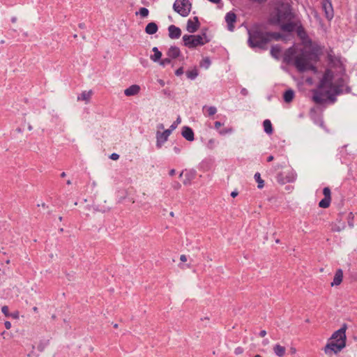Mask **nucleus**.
<instances>
[{
	"label": "nucleus",
	"mask_w": 357,
	"mask_h": 357,
	"mask_svg": "<svg viewBox=\"0 0 357 357\" xmlns=\"http://www.w3.org/2000/svg\"><path fill=\"white\" fill-rule=\"evenodd\" d=\"M174 151L176 153L178 154L181 152V148L178 147V146H174Z\"/></svg>",
	"instance_id": "nucleus-62"
},
{
	"label": "nucleus",
	"mask_w": 357,
	"mask_h": 357,
	"mask_svg": "<svg viewBox=\"0 0 357 357\" xmlns=\"http://www.w3.org/2000/svg\"><path fill=\"white\" fill-rule=\"evenodd\" d=\"M296 174L291 172V173H289V175H287L286 176L285 180L282 181V183L284 184L285 183H293L296 181Z\"/></svg>",
	"instance_id": "nucleus-38"
},
{
	"label": "nucleus",
	"mask_w": 357,
	"mask_h": 357,
	"mask_svg": "<svg viewBox=\"0 0 357 357\" xmlns=\"http://www.w3.org/2000/svg\"><path fill=\"white\" fill-rule=\"evenodd\" d=\"M296 24L293 22H289L281 25L282 30L287 32H292L294 31Z\"/></svg>",
	"instance_id": "nucleus-33"
},
{
	"label": "nucleus",
	"mask_w": 357,
	"mask_h": 357,
	"mask_svg": "<svg viewBox=\"0 0 357 357\" xmlns=\"http://www.w3.org/2000/svg\"><path fill=\"white\" fill-rule=\"evenodd\" d=\"M91 91H84L77 97L79 100H84L86 102H89L91 96Z\"/></svg>",
	"instance_id": "nucleus-31"
},
{
	"label": "nucleus",
	"mask_w": 357,
	"mask_h": 357,
	"mask_svg": "<svg viewBox=\"0 0 357 357\" xmlns=\"http://www.w3.org/2000/svg\"><path fill=\"white\" fill-rule=\"evenodd\" d=\"M158 84L161 86H164L165 84V82L163 79H158Z\"/></svg>",
	"instance_id": "nucleus-61"
},
{
	"label": "nucleus",
	"mask_w": 357,
	"mask_h": 357,
	"mask_svg": "<svg viewBox=\"0 0 357 357\" xmlns=\"http://www.w3.org/2000/svg\"><path fill=\"white\" fill-rule=\"evenodd\" d=\"M301 52L305 58L308 63H310L311 61L317 62L319 60V54L315 50H302Z\"/></svg>",
	"instance_id": "nucleus-9"
},
{
	"label": "nucleus",
	"mask_w": 357,
	"mask_h": 357,
	"mask_svg": "<svg viewBox=\"0 0 357 357\" xmlns=\"http://www.w3.org/2000/svg\"><path fill=\"white\" fill-rule=\"evenodd\" d=\"M181 135L187 141L192 142L195 139V134L192 129L189 126H183L181 131Z\"/></svg>",
	"instance_id": "nucleus-14"
},
{
	"label": "nucleus",
	"mask_w": 357,
	"mask_h": 357,
	"mask_svg": "<svg viewBox=\"0 0 357 357\" xmlns=\"http://www.w3.org/2000/svg\"><path fill=\"white\" fill-rule=\"evenodd\" d=\"M181 54V50L177 46H171L167 52V56L172 58V59L178 58Z\"/></svg>",
	"instance_id": "nucleus-21"
},
{
	"label": "nucleus",
	"mask_w": 357,
	"mask_h": 357,
	"mask_svg": "<svg viewBox=\"0 0 357 357\" xmlns=\"http://www.w3.org/2000/svg\"><path fill=\"white\" fill-rule=\"evenodd\" d=\"M183 74V67H180L178 68L176 71H175V75L176 76H181V75Z\"/></svg>",
	"instance_id": "nucleus-51"
},
{
	"label": "nucleus",
	"mask_w": 357,
	"mask_h": 357,
	"mask_svg": "<svg viewBox=\"0 0 357 357\" xmlns=\"http://www.w3.org/2000/svg\"><path fill=\"white\" fill-rule=\"evenodd\" d=\"M238 195V192L236 190H234L231 192V196L232 197H236Z\"/></svg>",
	"instance_id": "nucleus-63"
},
{
	"label": "nucleus",
	"mask_w": 357,
	"mask_h": 357,
	"mask_svg": "<svg viewBox=\"0 0 357 357\" xmlns=\"http://www.w3.org/2000/svg\"><path fill=\"white\" fill-rule=\"evenodd\" d=\"M291 13L290 11L285 10L283 12H278V21L279 22L284 21L287 19L291 18Z\"/></svg>",
	"instance_id": "nucleus-32"
},
{
	"label": "nucleus",
	"mask_w": 357,
	"mask_h": 357,
	"mask_svg": "<svg viewBox=\"0 0 357 357\" xmlns=\"http://www.w3.org/2000/svg\"><path fill=\"white\" fill-rule=\"evenodd\" d=\"M152 51L154 52V54L151 55V60L155 63L158 62L162 57V52L158 50L157 47H153Z\"/></svg>",
	"instance_id": "nucleus-29"
},
{
	"label": "nucleus",
	"mask_w": 357,
	"mask_h": 357,
	"mask_svg": "<svg viewBox=\"0 0 357 357\" xmlns=\"http://www.w3.org/2000/svg\"><path fill=\"white\" fill-rule=\"evenodd\" d=\"M173 131V130H172L171 128H169V129H167L165 130V131H163L162 132L167 136L169 137V136L170 135V134L172 133V132Z\"/></svg>",
	"instance_id": "nucleus-54"
},
{
	"label": "nucleus",
	"mask_w": 357,
	"mask_h": 357,
	"mask_svg": "<svg viewBox=\"0 0 357 357\" xmlns=\"http://www.w3.org/2000/svg\"><path fill=\"white\" fill-rule=\"evenodd\" d=\"M295 96V92L293 89H289L284 92L283 99L287 103L291 102Z\"/></svg>",
	"instance_id": "nucleus-24"
},
{
	"label": "nucleus",
	"mask_w": 357,
	"mask_h": 357,
	"mask_svg": "<svg viewBox=\"0 0 357 357\" xmlns=\"http://www.w3.org/2000/svg\"><path fill=\"white\" fill-rule=\"evenodd\" d=\"M259 336L264 337L266 335V331L265 330H262L259 333Z\"/></svg>",
	"instance_id": "nucleus-60"
},
{
	"label": "nucleus",
	"mask_w": 357,
	"mask_h": 357,
	"mask_svg": "<svg viewBox=\"0 0 357 357\" xmlns=\"http://www.w3.org/2000/svg\"><path fill=\"white\" fill-rule=\"evenodd\" d=\"M181 123V118L178 116L175 121L173 122V123L170 126V128L172 130H175L178 125Z\"/></svg>",
	"instance_id": "nucleus-47"
},
{
	"label": "nucleus",
	"mask_w": 357,
	"mask_h": 357,
	"mask_svg": "<svg viewBox=\"0 0 357 357\" xmlns=\"http://www.w3.org/2000/svg\"><path fill=\"white\" fill-rule=\"evenodd\" d=\"M191 8L192 3L189 0H176L173 4L174 10L182 17H187Z\"/></svg>",
	"instance_id": "nucleus-4"
},
{
	"label": "nucleus",
	"mask_w": 357,
	"mask_h": 357,
	"mask_svg": "<svg viewBox=\"0 0 357 357\" xmlns=\"http://www.w3.org/2000/svg\"><path fill=\"white\" fill-rule=\"evenodd\" d=\"M244 351V349L243 347H237L235 349H234V354L236 355H240L241 354H243Z\"/></svg>",
	"instance_id": "nucleus-48"
},
{
	"label": "nucleus",
	"mask_w": 357,
	"mask_h": 357,
	"mask_svg": "<svg viewBox=\"0 0 357 357\" xmlns=\"http://www.w3.org/2000/svg\"><path fill=\"white\" fill-rule=\"evenodd\" d=\"M327 61L331 68L339 69L341 75L345 74L346 67L342 61L341 56H336L331 47L327 51Z\"/></svg>",
	"instance_id": "nucleus-3"
},
{
	"label": "nucleus",
	"mask_w": 357,
	"mask_h": 357,
	"mask_svg": "<svg viewBox=\"0 0 357 357\" xmlns=\"http://www.w3.org/2000/svg\"><path fill=\"white\" fill-rule=\"evenodd\" d=\"M222 123L220 121H215L214 123V127L215 129H218L220 126H222Z\"/></svg>",
	"instance_id": "nucleus-57"
},
{
	"label": "nucleus",
	"mask_w": 357,
	"mask_h": 357,
	"mask_svg": "<svg viewBox=\"0 0 357 357\" xmlns=\"http://www.w3.org/2000/svg\"><path fill=\"white\" fill-rule=\"evenodd\" d=\"M194 20L195 22H192L191 20H189L187 22L186 29L190 33H195L200 26L198 17H195Z\"/></svg>",
	"instance_id": "nucleus-16"
},
{
	"label": "nucleus",
	"mask_w": 357,
	"mask_h": 357,
	"mask_svg": "<svg viewBox=\"0 0 357 357\" xmlns=\"http://www.w3.org/2000/svg\"><path fill=\"white\" fill-rule=\"evenodd\" d=\"M349 77L347 76L345 73L344 75H342V77H339L334 84L336 86H340V88L341 89H344L347 87V86H349Z\"/></svg>",
	"instance_id": "nucleus-18"
},
{
	"label": "nucleus",
	"mask_w": 357,
	"mask_h": 357,
	"mask_svg": "<svg viewBox=\"0 0 357 357\" xmlns=\"http://www.w3.org/2000/svg\"><path fill=\"white\" fill-rule=\"evenodd\" d=\"M347 223L350 228L354 226V215L352 212H349L347 215Z\"/></svg>",
	"instance_id": "nucleus-42"
},
{
	"label": "nucleus",
	"mask_w": 357,
	"mask_h": 357,
	"mask_svg": "<svg viewBox=\"0 0 357 357\" xmlns=\"http://www.w3.org/2000/svg\"><path fill=\"white\" fill-rule=\"evenodd\" d=\"M119 155L116 153H112L109 156V158L112 160H114L119 159Z\"/></svg>",
	"instance_id": "nucleus-53"
},
{
	"label": "nucleus",
	"mask_w": 357,
	"mask_h": 357,
	"mask_svg": "<svg viewBox=\"0 0 357 357\" xmlns=\"http://www.w3.org/2000/svg\"><path fill=\"white\" fill-rule=\"evenodd\" d=\"M328 93V100L331 102V103H334L336 102L337 100V98H336V95H335V93L333 92L331 93L329 91L327 92Z\"/></svg>",
	"instance_id": "nucleus-46"
},
{
	"label": "nucleus",
	"mask_w": 357,
	"mask_h": 357,
	"mask_svg": "<svg viewBox=\"0 0 357 357\" xmlns=\"http://www.w3.org/2000/svg\"><path fill=\"white\" fill-rule=\"evenodd\" d=\"M1 312L3 314H5L6 317L8 316V307L6 305H4L1 308Z\"/></svg>",
	"instance_id": "nucleus-52"
},
{
	"label": "nucleus",
	"mask_w": 357,
	"mask_h": 357,
	"mask_svg": "<svg viewBox=\"0 0 357 357\" xmlns=\"http://www.w3.org/2000/svg\"><path fill=\"white\" fill-rule=\"evenodd\" d=\"M158 30V26L155 22H149L145 27V32L149 35L155 33Z\"/></svg>",
	"instance_id": "nucleus-26"
},
{
	"label": "nucleus",
	"mask_w": 357,
	"mask_h": 357,
	"mask_svg": "<svg viewBox=\"0 0 357 357\" xmlns=\"http://www.w3.org/2000/svg\"><path fill=\"white\" fill-rule=\"evenodd\" d=\"M139 91L140 86L137 84H132L124 90V94L126 96H132L138 94Z\"/></svg>",
	"instance_id": "nucleus-19"
},
{
	"label": "nucleus",
	"mask_w": 357,
	"mask_h": 357,
	"mask_svg": "<svg viewBox=\"0 0 357 357\" xmlns=\"http://www.w3.org/2000/svg\"><path fill=\"white\" fill-rule=\"evenodd\" d=\"M255 181L257 183V188L261 189L264 186V181L261 179V174L259 172H256L254 176Z\"/></svg>",
	"instance_id": "nucleus-35"
},
{
	"label": "nucleus",
	"mask_w": 357,
	"mask_h": 357,
	"mask_svg": "<svg viewBox=\"0 0 357 357\" xmlns=\"http://www.w3.org/2000/svg\"><path fill=\"white\" fill-rule=\"evenodd\" d=\"M296 50L293 47L288 48L284 54L283 60L287 64H291L294 62Z\"/></svg>",
	"instance_id": "nucleus-12"
},
{
	"label": "nucleus",
	"mask_w": 357,
	"mask_h": 357,
	"mask_svg": "<svg viewBox=\"0 0 357 357\" xmlns=\"http://www.w3.org/2000/svg\"><path fill=\"white\" fill-rule=\"evenodd\" d=\"M180 260L183 262H185L187 261V257L185 255H181L180 257Z\"/></svg>",
	"instance_id": "nucleus-59"
},
{
	"label": "nucleus",
	"mask_w": 357,
	"mask_h": 357,
	"mask_svg": "<svg viewBox=\"0 0 357 357\" xmlns=\"http://www.w3.org/2000/svg\"><path fill=\"white\" fill-rule=\"evenodd\" d=\"M78 26H79V29H84L86 27L85 24L83 23V22L79 23L78 24Z\"/></svg>",
	"instance_id": "nucleus-64"
},
{
	"label": "nucleus",
	"mask_w": 357,
	"mask_h": 357,
	"mask_svg": "<svg viewBox=\"0 0 357 357\" xmlns=\"http://www.w3.org/2000/svg\"><path fill=\"white\" fill-rule=\"evenodd\" d=\"M205 109H207L208 116H209L214 115L217 112V108L215 106L208 107L206 105H204L203 107V110H204Z\"/></svg>",
	"instance_id": "nucleus-41"
},
{
	"label": "nucleus",
	"mask_w": 357,
	"mask_h": 357,
	"mask_svg": "<svg viewBox=\"0 0 357 357\" xmlns=\"http://www.w3.org/2000/svg\"><path fill=\"white\" fill-rule=\"evenodd\" d=\"M346 330H347V324H344L340 329L335 331L332 334V335L330 337V339L328 340V341L338 344L340 342L341 340H343L344 347H346V341H347Z\"/></svg>",
	"instance_id": "nucleus-6"
},
{
	"label": "nucleus",
	"mask_w": 357,
	"mask_h": 357,
	"mask_svg": "<svg viewBox=\"0 0 357 357\" xmlns=\"http://www.w3.org/2000/svg\"><path fill=\"white\" fill-rule=\"evenodd\" d=\"M346 215L345 212H340L338 213L335 222L333 225L331 230L334 232H340L345 229L346 225L344 221V216Z\"/></svg>",
	"instance_id": "nucleus-8"
},
{
	"label": "nucleus",
	"mask_w": 357,
	"mask_h": 357,
	"mask_svg": "<svg viewBox=\"0 0 357 357\" xmlns=\"http://www.w3.org/2000/svg\"><path fill=\"white\" fill-rule=\"evenodd\" d=\"M183 45L189 49H194L197 46H202L209 43L206 32H202V35H188L183 36Z\"/></svg>",
	"instance_id": "nucleus-2"
},
{
	"label": "nucleus",
	"mask_w": 357,
	"mask_h": 357,
	"mask_svg": "<svg viewBox=\"0 0 357 357\" xmlns=\"http://www.w3.org/2000/svg\"><path fill=\"white\" fill-rule=\"evenodd\" d=\"M331 88L333 89V92L336 96H340L342 94H348L351 92V88L350 86H347L344 89L340 88V86H336L335 84H331Z\"/></svg>",
	"instance_id": "nucleus-17"
},
{
	"label": "nucleus",
	"mask_w": 357,
	"mask_h": 357,
	"mask_svg": "<svg viewBox=\"0 0 357 357\" xmlns=\"http://www.w3.org/2000/svg\"><path fill=\"white\" fill-rule=\"evenodd\" d=\"M169 37L171 39H177L181 36V30L179 27L175 25H170L168 27Z\"/></svg>",
	"instance_id": "nucleus-15"
},
{
	"label": "nucleus",
	"mask_w": 357,
	"mask_h": 357,
	"mask_svg": "<svg viewBox=\"0 0 357 357\" xmlns=\"http://www.w3.org/2000/svg\"><path fill=\"white\" fill-rule=\"evenodd\" d=\"M344 348V341L341 340L340 343L336 344L334 342H331L328 341L326 344L324 348V353L327 355H331L332 354H337L340 352Z\"/></svg>",
	"instance_id": "nucleus-7"
},
{
	"label": "nucleus",
	"mask_w": 357,
	"mask_h": 357,
	"mask_svg": "<svg viewBox=\"0 0 357 357\" xmlns=\"http://www.w3.org/2000/svg\"><path fill=\"white\" fill-rule=\"evenodd\" d=\"M34 349H35V345L33 344L31 346V351L29 354H28V355H27L28 357H38V355H37L34 353Z\"/></svg>",
	"instance_id": "nucleus-49"
},
{
	"label": "nucleus",
	"mask_w": 357,
	"mask_h": 357,
	"mask_svg": "<svg viewBox=\"0 0 357 357\" xmlns=\"http://www.w3.org/2000/svg\"><path fill=\"white\" fill-rule=\"evenodd\" d=\"M281 51L282 50L280 46L279 45H275L272 46L271 49V54L273 58L279 59L280 57Z\"/></svg>",
	"instance_id": "nucleus-28"
},
{
	"label": "nucleus",
	"mask_w": 357,
	"mask_h": 357,
	"mask_svg": "<svg viewBox=\"0 0 357 357\" xmlns=\"http://www.w3.org/2000/svg\"><path fill=\"white\" fill-rule=\"evenodd\" d=\"M273 349L274 354L278 357H283L285 354V351H286L285 347L283 346H281L279 344H276L273 347Z\"/></svg>",
	"instance_id": "nucleus-27"
},
{
	"label": "nucleus",
	"mask_w": 357,
	"mask_h": 357,
	"mask_svg": "<svg viewBox=\"0 0 357 357\" xmlns=\"http://www.w3.org/2000/svg\"><path fill=\"white\" fill-rule=\"evenodd\" d=\"M168 137H167L163 132L157 131L156 132V147L160 149L162 144L167 142Z\"/></svg>",
	"instance_id": "nucleus-22"
},
{
	"label": "nucleus",
	"mask_w": 357,
	"mask_h": 357,
	"mask_svg": "<svg viewBox=\"0 0 357 357\" xmlns=\"http://www.w3.org/2000/svg\"><path fill=\"white\" fill-rule=\"evenodd\" d=\"M264 130L268 135H271L273 132L271 121L269 119H266L263 122Z\"/></svg>",
	"instance_id": "nucleus-30"
},
{
	"label": "nucleus",
	"mask_w": 357,
	"mask_h": 357,
	"mask_svg": "<svg viewBox=\"0 0 357 357\" xmlns=\"http://www.w3.org/2000/svg\"><path fill=\"white\" fill-rule=\"evenodd\" d=\"M4 326L6 329H10L11 328V323L9 321H6L4 322Z\"/></svg>",
	"instance_id": "nucleus-56"
},
{
	"label": "nucleus",
	"mask_w": 357,
	"mask_h": 357,
	"mask_svg": "<svg viewBox=\"0 0 357 357\" xmlns=\"http://www.w3.org/2000/svg\"><path fill=\"white\" fill-rule=\"evenodd\" d=\"M50 340H41L37 347L38 351L43 352L45 349L49 345Z\"/></svg>",
	"instance_id": "nucleus-36"
},
{
	"label": "nucleus",
	"mask_w": 357,
	"mask_h": 357,
	"mask_svg": "<svg viewBox=\"0 0 357 357\" xmlns=\"http://www.w3.org/2000/svg\"><path fill=\"white\" fill-rule=\"evenodd\" d=\"M187 77L190 80L195 79L199 75V71L196 67H195L192 70H187L186 73Z\"/></svg>",
	"instance_id": "nucleus-34"
},
{
	"label": "nucleus",
	"mask_w": 357,
	"mask_h": 357,
	"mask_svg": "<svg viewBox=\"0 0 357 357\" xmlns=\"http://www.w3.org/2000/svg\"><path fill=\"white\" fill-rule=\"evenodd\" d=\"M211 61L209 57H205L199 63L200 67L204 68L206 69L208 68L211 66Z\"/></svg>",
	"instance_id": "nucleus-39"
},
{
	"label": "nucleus",
	"mask_w": 357,
	"mask_h": 357,
	"mask_svg": "<svg viewBox=\"0 0 357 357\" xmlns=\"http://www.w3.org/2000/svg\"><path fill=\"white\" fill-rule=\"evenodd\" d=\"M271 42V38H267L266 31H262L259 28H253L248 30V44L252 49L266 50L267 45Z\"/></svg>",
	"instance_id": "nucleus-1"
},
{
	"label": "nucleus",
	"mask_w": 357,
	"mask_h": 357,
	"mask_svg": "<svg viewBox=\"0 0 357 357\" xmlns=\"http://www.w3.org/2000/svg\"><path fill=\"white\" fill-rule=\"evenodd\" d=\"M172 186L174 189L178 190L181 188V185L178 182H174Z\"/></svg>",
	"instance_id": "nucleus-55"
},
{
	"label": "nucleus",
	"mask_w": 357,
	"mask_h": 357,
	"mask_svg": "<svg viewBox=\"0 0 357 357\" xmlns=\"http://www.w3.org/2000/svg\"><path fill=\"white\" fill-rule=\"evenodd\" d=\"M241 93L243 95V96H247L248 93V91L246 89L243 88L241 89Z\"/></svg>",
	"instance_id": "nucleus-58"
},
{
	"label": "nucleus",
	"mask_w": 357,
	"mask_h": 357,
	"mask_svg": "<svg viewBox=\"0 0 357 357\" xmlns=\"http://www.w3.org/2000/svg\"><path fill=\"white\" fill-rule=\"evenodd\" d=\"M172 58L167 56V58L164 59H161L158 61L160 66H162V67H165V66H167V64H169L172 61Z\"/></svg>",
	"instance_id": "nucleus-44"
},
{
	"label": "nucleus",
	"mask_w": 357,
	"mask_h": 357,
	"mask_svg": "<svg viewBox=\"0 0 357 357\" xmlns=\"http://www.w3.org/2000/svg\"><path fill=\"white\" fill-rule=\"evenodd\" d=\"M225 21L227 24V29L233 31L235 28L234 24L236 22V15L232 11L227 13L225 15Z\"/></svg>",
	"instance_id": "nucleus-11"
},
{
	"label": "nucleus",
	"mask_w": 357,
	"mask_h": 357,
	"mask_svg": "<svg viewBox=\"0 0 357 357\" xmlns=\"http://www.w3.org/2000/svg\"><path fill=\"white\" fill-rule=\"evenodd\" d=\"M266 34H267V38H271V40L272 39L278 40L282 37V34L280 33H278V32H267L266 31Z\"/></svg>",
	"instance_id": "nucleus-37"
},
{
	"label": "nucleus",
	"mask_w": 357,
	"mask_h": 357,
	"mask_svg": "<svg viewBox=\"0 0 357 357\" xmlns=\"http://www.w3.org/2000/svg\"><path fill=\"white\" fill-rule=\"evenodd\" d=\"M195 171H186L184 174L185 178L183 181L185 185H190L191 183L192 180H193L195 177Z\"/></svg>",
	"instance_id": "nucleus-25"
},
{
	"label": "nucleus",
	"mask_w": 357,
	"mask_h": 357,
	"mask_svg": "<svg viewBox=\"0 0 357 357\" xmlns=\"http://www.w3.org/2000/svg\"><path fill=\"white\" fill-rule=\"evenodd\" d=\"M294 65L299 72H305L307 70L317 71L315 66L308 63L305 58L301 54V52L295 57Z\"/></svg>",
	"instance_id": "nucleus-5"
},
{
	"label": "nucleus",
	"mask_w": 357,
	"mask_h": 357,
	"mask_svg": "<svg viewBox=\"0 0 357 357\" xmlns=\"http://www.w3.org/2000/svg\"><path fill=\"white\" fill-rule=\"evenodd\" d=\"M149 11L146 8L142 7L139 10V14L141 15L142 17H146L149 15ZM138 13H136V15H137Z\"/></svg>",
	"instance_id": "nucleus-43"
},
{
	"label": "nucleus",
	"mask_w": 357,
	"mask_h": 357,
	"mask_svg": "<svg viewBox=\"0 0 357 357\" xmlns=\"http://www.w3.org/2000/svg\"><path fill=\"white\" fill-rule=\"evenodd\" d=\"M232 131H233L232 128H226V129L220 130L219 132H220V135H225L227 133H231Z\"/></svg>",
	"instance_id": "nucleus-50"
},
{
	"label": "nucleus",
	"mask_w": 357,
	"mask_h": 357,
	"mask_svg": "<svg viewBox=\"0 0 357 357\" xmlns=\"http://www.w3.org/2000/svg\"><path fill=\"white\" fill-rule=\"evenodd\" d=\"M343 278V271L341 268H338L334 275L333 280L331 282V285L333 286H338L342 282Z\"/></svg>",
	"instance_id": "nucleus-20"
},
{
	"label": "nucleus",
	"mask_w": 357,
	"mask_h": 357,
	"mask_svg": "<svg viewBox=\"0 0 357 357\" xmlns=\"http://www.w3.org/2000/svg\"><path fill=\"white\" fill-rule=\"evenodd\" d=\"M312 100L317 104L320 105L324 103L326 101V100L324 98V94L317 90L314 91Z\"/></svg>",
	"instance_id": "nucleus-23"
},
{
	"label": "nucleus",
	"mask_w": 357,
	"mask_h": 357,
	"mask_svg": "<svg viewBox=\"0 0 357 357\" xmlns=\"http://www.w3.org/2000/svg\"><path fill=\"white\" fill-rule=\"evenodd\" d=\"M322 9L325 13L326 17L328 20H331L333 17V8L332 6V3L331 0H323L322 3Z\"/></svg>",
	"instance_id": "nucleus-10"
},
{
	"label": "nucleus",
	"mask_w": 357,
	"mask_h": 357,
	"mask_svg": "<svg viewBox=\"0 0 357 357\" xmlns=\"http://www.w3.org/2000/svg\"><path fill=\"white\" fill-rule=\"evenodd\" d=\"M296 33L298 36L303 43H311V39L309 38L306 31L301 24H300L296 28Z\"/></svg>",
	"instance_id": "nucleus-13"
},
{
	"label": "nucleus",
	"mask_w": 357,
	"mask_h": 357,
	"mask_svg": "<svg viewBox=\"0 0 357 357\" xmlns=\"http://www.w3.org/2000/svg\"><path fill=\"white\" fill-rule=\"evenodd\" d=\"M331 199L324 197L319 202V206L320 208H326L330 206Z\"/></svg>",
	"instance_id": "nucleus-40"
},
{
	"label": "nucleus",
	"mask_w": 357,
	"mask_h": 357,
	"mask_svg": "<svg viewBox=\"0 0 357 357\" xmlns=\"http://www.w3.org/2000/svg\"><path fill=\"white\" fill-rule=\"evenodd\" d=\"M323 194L325 198L329 199L331 200V189L328 187H325L323 189Z\"/></svg>",
	"instance_id": "nucleus-45"
}]
</instances>
